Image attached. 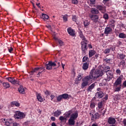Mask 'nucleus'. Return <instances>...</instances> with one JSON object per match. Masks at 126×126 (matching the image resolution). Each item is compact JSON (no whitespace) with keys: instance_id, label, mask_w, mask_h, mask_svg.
I'll use <instances>...</instances> for the list:
<instances>
[{"instance_id":"052dcab7","label":"nucleus","mask_w":126,"mask_h":126,"mask_svg":"<svg viewBox=\"0 0 126 126\" xmlns=\"http://www.w3.org/2000/svg\"><path fill=\"white\" fill-rule=\"evenodd\" d=\"M51 120L53 122H55V121H56V118H55V117H51L50 118Z\"/></svg>"},{"instance_id":"864d4df0","label":"nucleus","mask_w":126,"mask_h":126,"mask_svg":"<svg viewBox=\"0 0 126 126\" xmlns=\"http://www.w3.org/2000/svg\"><path fill=\"white\" fill-rule=\"evenodd\" d=\"M103 102H105V101H107L108 100V94H106L105 97L102 99Z\"/></svg>"},{"instance_id":"bf43d9fd","label":"nucleus","mask_w":126,"mask_h":126,"mask_svg":"<svg viewBox=\"0 0 126 126\" xmlns=\"http://www.w3.org/2000/svg\"><path fill=\"white\" fill-rule=\"evenodd\" d=\"M123 124L124 126H126V119H124L123 121Z\"/></svg>"},{"instance_id":"f257e3e1","label":"nucleus","mask_w":126,"mask_h":126,"mask_svg":"<svg viewBox=\"0 0 126 126\" xmlns=\"http://www.w3.org/2000/svg\"><path fill=\"white\" fill-rule=\"evenodd\" d=\"M79 34L80 38L82 39V41L81 42L82 51L83 53H86V51H87V44L88 43V40L86 39L84 35H83L82 31H80L79 32Z\"/></svg>"},{"instance_id":"c756f323","label":"nucleus","mask_w":126,"mask_h":126,"mask_svg":"<svg viewBox=\"0 0 126 126\" xmlns=\"http://www.w3.org/2000/svg\"><path fill=\"white\" fill-rule=\"evenodd\" d=\"M82 79V75L79 74L78 75L77 78H76V83H78V82L77 81H80V80H81V79Z\"/></svg>"},{"instance_id":"2f4dec72","label":"nucleus","mask_w":126,"mask_h":126,"mask_svg":"<svg viewBox=\"0 0 126 126\" xmlns=\"http://www.w3.org/2000/svg\"><path fill=\"white\" fill-rule=\"evenodd\" d=\"M119 38H121L122 39H125V38H126V34L124 33H120L119 35Z\"/></svg>"},{"instance_id":"ddd939ff","label":"nucleus","mask_w":126,"mask_h":126,"mask_svg":"<svg viewBox=\"0 0 126 126\" xmlns=\"http://www.w3.org/2000/svg\"><path fill=\"white\" fill-rule=\"evenodd\" d=\"M67 31L69 34L72 37H74L75 36V31L73 29H72L71 28H69L67 29Z\"/></svg>"},{"instance_id":"13d9d810","label":"nucleus","mask_w":126,"mask_h":126,"mask_svg":"<svg viewBox=\"0 0 126 126\" xmlns=\"http://www.w3.org/2000/svg\"><path fill=\"white\" fill-rule=\"evenodd\" d=\"M59 120H60V121H64L65 119H64V117H63V116H61V117H60V118H59Z\"/></svg>"},{"instance_id":"7ed1b4c3","label":"nucleus","mask_w":126,"mask_h":126,"mask_svg":"<svg viewBox=\"0 0 126 126\" xmlns=\"http://www.w3.org/2000/svg\"><path fill=\"white\" fill-rule=\"evenodd\" d=\"M94 70L95 69H93L90 72L91 75L93 76L94 79H97L98 77L103 75V71L98 69H96L95 71Z\"/></svg>"},{"instance_id":"a18cd8bd","label":"nucleus","mask_w":126,"mask_h":126,"mask_svg":"<svg viewBox=\"0 0 126 126\" xmlns=\"http://www.w3.org/2000/svg\"><path fill=\"white\" fill-rule=\"evenodd\" d=\"M72 19L73 21L76 22V21L77 20V17L75 15L72 16Z\"/></svg>"},{"instance_id":"b1692460","label":"nucleus","mask_w":126,"mask_h":126,"mask_svg":"<svg viewBox=\"0 0 126 126\" xmlns=\"http://www.w3.org/2000/svg\"><path fill=\"white\" fill-rule=\"evenodd\" d=\"M89 66V63H84L83 64L82 68L84 70H87L88 69V67Z\"/></svg>"},{"instance_id":"c85d7f7f","label":"nucleus","mask_w":126,"mask_h":126,"mask_svg":"<svg viewBox=\"0 0 126 126\" xmlns=\"http://www.w3.org/2000/svg\"><path fill=\"white\" fill-rule=\"evenodd\" d=\"M41 18L44 20H48L49 19V16L46 14L42 13Z\"/></svg>"},{"instance_id":"a211bd4d","label":"nucleus","mask_w":126,"mask_h":126,"mask_svg":"<svg viewBox=\"0 0 126 126\" xmlns=\"http://www.w3.org/2000/svg\"><path fill=\"white\" fill-rule=\"evenodd\" d=\"M95 83H93L92 85L89 86V87L87 89V91H88V92H92V90L95 88Z\"/></svg>"},{"instance_id":"bb28decb","label":"nucleus","mask_w":126,"mask_h":126,"mask_svg":"<svg viewBox=\"0 0 126 126\" xmlns=\"http://www.w3.org/2000/svg\"><path fill=\"white\" fill-rule=\"evenodd\" d=\"M95 54H96V52L94 50H90L89 52V58H91V57H93V56H94V55H95Z\"/></svg>"},{"instance_id":"aec40b11","label":"nucleus","mask_w":126,"mask_h":126,"mask_svg":"<svg viewBox=\"0 0 126 126\" xmlns=\"http://www.w3.org/2000/svg\"><path fill=\"white\" fill-rule=\"evenodd\" d=\"M88 3L90 6H93L96 3V0H88Z\"/></svg>"},{"instance_id":"4be33fe9","label":"nucleus","mask_w":126,"mask_h":126,"mask_svg":"<svg viewBox=\"0 0 126 126\" xmlns=\"http://www.w3.org/2000/svg\"><path fill=\"white\" fill-rule=\"evenodd\" d=\"M2 121L4 124L5 126H10V122H9V121H8V120H7L5 119H2Z\"/></svg>"},{"instance_id":"3c124183","label":"nucleus","mask_w":126,"mask_h":126,"mask_svg":"<svg viewBox=\"0 0 126 126\" xmlns=\"http://www.w3.org/2000/svg\"><path fill=\"white\" fill-rule=\"evenodd\" d=\"M62 99H63V96L62 95H60L58 97H57V101H61L62 100Z\"/></svg>"},{"instance_id":"680f3d73","label":"nucleus","mask_w":126,"mask_h":126,"mask_svg":"<svg viewBox=\"0 0 126 126\" xmlns=\"http://www.w3.org/2000/svg\"><path fill=\"white\" fill-rule=\"evenodd\" d=\"M13 126H19V124L15 122V123H13Z\"/></svg>"},{"instance_id":"c03bdc74","label":"nucleus","mask_w":126,"mask_h":126,"mask_svg":"<svg viewBox=\"0 0 126 126\" xmlns=\"http://www.w3.org/2000/svg\"><path fill=\"white\" fill-rule=\"evenodd\" d=\"M60 46H63V42L60 39L57 40Z\"/></svg>"},{"instance_id":"393cba45","label":"nucleus","mask_w":126,"mask_h":126,"mask_svg":"<svg viewBox=\"0 0 126 126\" xmlns=\"http://www.w3.org/2000/svg\"><path fill=\"white\" fill-rule=\"evenodd\" d=\"M54 114L55 117H58L62 114V111H61V110H57L54 112Z\"/></svg>"},{"instance_id":"5701e85b","label":"nucleus","mask_w":126,"mask_h":126,"mask_svg":"<svg viewBox=\"0 0 126 126\" xmlns=\"http://www.w3.org/2000/svg\"><path fill=\"white\" fill-rule=\"evenodd\" d=\"M18 91L21 94H25V91L24 90V88L22 86H20V87L19 88Z\"/></svg>"},{"instance_id":"f704fd0d","label":"nucleus","mask_w":126,"mask_h":126,"mask_svg":"<svg viewBox=\"0 0 126 126\" xmlns=\"http://www.w3.org/2000/svg\"><path fill=\"white\" fill-rule=\"evenodd\" d=\"M3 87L5 89L9 88L10 86H9V84L8 83H3L2 84Z\"/></svg>"},{"instance_id":"f3484780","label":"nucleus","mask_w":126,"mask_h":126,"mask_svg":"<svg viewBox=\"0 0 126 126\" xmlns=\"http://www.w3.org/2000/svg\"><path fill=\"white\" fill-rule=\"evenodd\" d=\"M105 94L102 92H97L96 93V96H97V98L100 99V98H102L103 96H105Z\"/></svg>"},{"instance_id":"a878e982","label":"nucleus","mask_w":126,"mask_h":126,"mask_svg":"<svg viewBox=\"0 0 126 126\" xmlns=\"http://www.w3.org/2000/svg\"><path fill=\"white\" fill-rule=\"evenodd\" d=\"M39 69H41V70H42V71H44V70H45V68H43V67H37L34 68L33 70H32L31 72L32 73H34V72H36V71H37V70H39Z\"/></svg>"},{"instance_id":"2eb2a0df","label":"nucleus","mask_w":126,"mask_h":126,"mask_svg":"<svg viewBox=\"0 0 126 126\" xmlns=\"http://www.w3.org/2000/svg\"><path fill=\"white\" fill-rule=\"evenodd\" d=\"M92 120L93 121L94 120H97L100 118V115L98 113H96L94 115L92 114Z\"/></svg>"},{"instance_id":"423d86ee","label":"nucleus","mask_w":126,"mask_h":126,"mask_svg":"<svg viewBox=\"0 0 126 126\" xmlns=\"http://www.w3.org/2000/svg\"><path fill=\"white\" fill-rule=\"evenodd\" d=\"M98 108V113L101 114V115H105L106 113V110H104V109H102L103 108V101H100L97 104Z\"/></svg>"},{"instance_id":"09e8293b","label":"nucleus","mask_w":126,"mask_h":126,"mask_svg":"<svg viewBox=\"0 0 126 126\" xmlns=\"http://www.w3.org/2000/svg\"><path fill=\"white\" fill-rule=\"evenodd\" d=\"M88 61V57L85 56L83 58V62L84 63L85 62H87Z\"/></svg>"},{"instance_id":"6ab92c4d","label":"nucleus","mask_w":126,"mask_h":126,"mask_svg":"<svg viewBox=\"0 0 126 126\" xmlns=\"http://www.w3.org/2000/svg\"><path fill=\"white\" fill-rule=\"evenodd\" d=\"M91 12L92 14H99V10L95 8H92L91 9Z\"/></svg>"},{"instance_id":"e2e57ef3","label":"nucleus","mask_w":126,"mask_h":126,"mask_svg":"<svg viewBox=\"0 0 126 126\" xmlns=\"http://www.w3.org/2000/svg\"><path fill=\"white\" fill-rule=\"evenodd\" d=\"M50 97L51 98V100H53V99H54V98H55V95L53 94H51L50 95Z\"/></svg>"},{"instance_id":"774afa93","label":"nucleus","mask_w":126,"mask_h":126,"mask_svg":"<svg viewBox=\"0 0 126 126\" xmlns=\"http://www.w3.org/2000/svg\"><path fill=\"white\" fill-rule=\"evenodd\" d=\"M51 126H57V125H56V123H55V122L52 123Z\"/></svg>"},{"instance_id":"e433bc0d","label":"nucleus","mask_w":126,"mask_h":126,"mask_svg":"<svg viewBox=\"0 0 126 126\" xmlns=\"http://www.w3.org/2000/svg\"><path fill=\"white\" fill-rule=\"evenodd\" d=\"M12 105H14L16 107H19V106H20V104L17 101L12 102Z\"/></svg>"},{"instance_id":"338daca9","label":"nucleus","mask_w":126,"mask_h":126,"mask_svg":"<svg viewBox=\"0 0 126 126\" xmlns=\"http://www.w3.org/2000/svg\"><path fill=\"white\" fill-rule=\"evenodd\" d=\"M105 69H108V70H109V69H110V66H106L105 67Z\"/></svg>"},{"instance_id":"39448f33","label":"nucleus","mask_w":126,"mask_h":126,"mask_svg":"<svg viewBox=\"0 0 126 126\" xmlns=\"http://www.w3.org/2000/svg\"><path fill=\"white\" fill-rule=\"evenodd\" d=\"M14 117L17 120H22V119L25 118V114L19 111H17L15 112Z\"/></svg>"},{"instance_id":"49530a36","label":"nucleus","mask_w":126,"mask_h":126,"mask_svg":"<svg viewBox=\"0 0 126 126\" xmlns=\"http://www.w3.org/2000/svg\"><path fill=\"white\" fill-rule=\"evenodd\" d=\"M90 107H91L92 109H94V108H95V103L91 102L90 104Z\"/></svg>"},{"instance_id":"f03ea898","label":"nucleus","mask_w":126,"mask_h":126,"mask_svg":"<svg viewBox=\"0 0 126 126\" xmlns=\"http://www.w3.org/2000/svg\"><path fill=\"white\" fill-rule=\"evenodd\" d=\"M93 79L94 78H93V76L91 75V74L90 73V74L88 76H86L84 78L82 79L83 82L81 84V88L82 89H83L84 87H86L87 85H90L91 83H92V81H93Z\"/></svg>"},{"instance_id":"f8f14e48","label":"nucleus","mask_w":126,"mask_h":126,"mask_svg":"<svg viewBox=\"0 0 126 126\" xmlns=\"http://www.w3.org/2000/svg\"><path fill=\"white\" fill-rule=\"evenodd\" d=\"M116 119L114 117H109L108 119V123L109 125H114L116 124Z\"/></svg>"},{"instance_id":"ea45409f","label":"nucleus","mask_w":126,"mask_h":126,"mask_svg":"<svg viewBox=\"0 0 126 126\" xmlns=\"http://www.w3.org/2000/svg\"><path fill=\"white\" fill-rule=\"evenodd\" d=\"M72 113H73V111H72V110H70L66 113V115L68 117H69V116H70V115H71V114H72Z\"/></svg>"},{"instance_id":"473e14b6","label":"nucleus","mask_w":126,"mask_h":126,"mask_svg":"<svg viewBox=\"0 0 126 126\" xmlns=\"http://www.w3.org/2000/svg\"><path fill=\"white\" fill-rule=\"evenodd\" d=\"M114 87L115 88V90L116 92H119V91H121V89L122 88V87H121V86L119 87H118V86H114Z\"/></svg>"},{"instance_id":"58836bf2","label":"nucleus","mask_w":126,"mask_h":126,"mask_svg":"<svg viewBox=\"0 0 126 126\" xmlns=\"http://www.w3.org/2000/svg\"><path fill=\"white\" fill-rule=\"evenodd\" d=\"M63 22H66V21H67V15L66 14V15H64L63 16Z\"/></svg>"},{"instance_id":"4468645a","label":"nucleus","mask_w":126,"mask_h":126,"mask_svg":"<svg viewBox=\"0 0 126 126\" xmlns=\"http://www.w3.org/2000/svg\"><path fill=\"white\" fill-rule=\"evenodd\" d=\"M113 30L110 27H106L104 29V34L105 35H109V34H111Z\"/></svg>"},{"instance_id":"dca6fc26","label":"nucleus","mask_w":126,"mask_h":126,"mask_svg":"<svg viewBox=\"0 0 126 126\" xmlns=\"http://www.w3.org/2000/svg\"><path fill=\"white\" fill-rule=\"evenodd\" d=\"M96 8L99 9V10H100V11L102 13H105L106 12V9H105V7H103L102 5H97Z\"/></svg>"},{"instance_id":"0e129e2a","label":"nucleus","mask_w":126,"mask_h":126,"mask_svg":"<svg viewBox=\"0 0 126 126\" xmlns=\"http://www.w3.org/2000/svg\"><path fill=\"white\" fill-rule=\"evenodd\" d=\"M42 71H41V72H38V73L37 74V77H40V74H41V73H42Z\"/></svg>"},{"instance_id":"412c9836","label":"nucleus","mask_w":126,"mask_h":126,"mask_svg":"<svg viewBox=\"0 0 126 126\" xmlns=\"http://www.w3.org/2000/svg\"><path fill=\"white\" fill-rule=\"evenodd\" d=\"M62 96L63 99H65V100H66V99H69L71 96L70 95H68L67 94H61Z\"/></svg>"},{"instance_id":"a19ab883","label":"nucleus","mask_w":126,"mask_h":126,"mask_svg":"<svg viewBox=\"0 0 126 126\" xmlns=\"http://www.w3.org/2000/svg\"><path fill=\"white\" fill-rule=\"evenodd\" d=\"M72 113H73V111H72V110H70L66 113V115L68 117H69V116H70V115H71V114H72Z\"/></svg>"},{"instance_id":"9d476101","label":"nucleus","mask_w":126,"mask_h":126,"mask_svg":"<svg viewBox=\"0 0 126 126\" xmlns=\"http://www.w3.org/2000/svg\"><path fill=\"white\" fill-rule=\"evenodd\" d=\"M90 17L91 20H93V22L95 23H97L98 21V20H99V16L98 15L91 14L90 15Z\"/></svg>"},{"instance_id":"de8ad7c7","label":"nucleus","mask_w":126,"mask_h":126,"mask_svg":"<svg viewBox=\"0 0 126 126\" xmlns=\"http://www.w3.org/2000/svg\"><path fill=\"white\" fill-rule=\"evenodd\" d=\"M44 93L46 96H50V95H51V93L48 90H46L45 92H44Z\"/></svg>"},{"instance_id":"8fccbe9b","label":"nucleus","mask_w":126,"mask_h":126,"mask_svg":"<svg viewBox=\"0 0 126 126\" xmlns=\"http://www.w3.org/2000/svg\"><path fill=\"white\" fill-rule=\"evenodd\" d=\"M103 18H104V19H108L109 18V15H108V14H104L103 15Z\"/></svg>"},{"instance_id":"20e7f679","label":"nucleus","mask_w":126,"mask_h":126,"mask_svg":"<svg viewBox=\"0 0 126 126\" xmlns=\"http://www.w3.org/2000/svg\"><path fill=\"white\" fill-rule=\"evenodd\" d=\"M78 118V113L77 111L72 113L68 120L69 126H74L75 125V120Z\"/></svg>"},{"instance_id":"603ef678","label":"nucleus","mask_w":126,"mask_h":126,"mask_svg":"<svg viewBox=\"0 0 126 126\" xmlns=\"http://www.w3.org/2000/svg\"><path fill=\"white\" fill-rule=\"evenodd\" d=\"M72 3H73V4H77V3H78V0H72Z\"/></svg>"},{"instance_id":"72a5a7b5","label":"nucleus","mask_w":126,"mask_h":126,"mask_svg":"<svg viewBox=\"0 0 126 126\" xmlns=\"http://www.w3.org/2000/svg\"><path fill=\"white\" fill-rule=\"evenodd\" d=\"M110 50H112V51H113V48H110V49H109V48L106 49L103 51L104 54H109V53H110Z\"/></svg>"},{"instance_id":"6e6d98bb","label":"nucleus","mask_w":126,"mask_h":126,"mask_svg":"<svg viewBox=\"0 0 126 126\" xmlns=\"http://www.w3.org/2000/svg\"><path fill=\"white\" fill-rule=\"evenodd\" d=\"M122 87H123V88H126V81H125V82H124L123 83Z\"/></svg>"},{"instance_id":"4d7b16f0","label":"nucleus","mask_w":126,"mask_h":126,"mask_svg":"<svg viewBox=\"0 0 126 126\" xmlns=\"http://www.w3.org/2000/svg\"><path fill=\"white\" fill-rule=\"evenodd\" d=\"M9 53H11L13 51V48L12 47L8 48V49Z\"/></svg>"},{"instance_id":"79ce46f5","label":"nucleus","mask_w":126,"mask_h":126,"mask_svg":"<svg viewBox=\"0 0 126 126\" xmlns=\"http://www.w3.org/2000/svg\"><path fill=\"white\" fill-rule=\"evenodd\" d=\"M110 22V25H111V26L112 27H115V20H111Z\"/></svg>"},{"instance_id":"9b49d317","label":"nucleus","mask_w":126,"mask_h":126,"mask_svg":"<svg viewBox=\"0 0 126 126\" xmlns=\"http://www.w3.org/2000/svg\"><path fill=\"white\" fill-rule=\"evenodd\" d=\"M122 79H123V76H119L114 83L113 86L121 85L122 84Z\"/></svg>"},{"instance_id":"4c0bfd02","label":"nucleus","mask_w":126,"mask_h":126,"mask_svg":"<svg viewBox=\"0 0 126 126\" xmlns=\"http://www.w3.org/2000/svg\"><path fill=\"white\" fill-rule=\"evenodd\" d=\"M104 61L106 63H110L112 62V59L106 58L105 59H104Z\"/></svg>"},{"instance_id":"0eeeda50","label":"nucleus","mask_w":126,"mask_h":126,"mask_svg":"<svg viewBox=\"0 0 126 126\" xmlns=\"http://www.w3.org/2000/svg\"><path fill=\"white\" fill-rule=\"evenodd\" d=\"M6 79L10 82L12 84H14V85H20V82L18 80H15L14 78H12L11 77L6 78Z\"/></svg>"},{"instance_id":"c9c22d12","label":"nucleus","mask_w":126,"mask_h":126,"mask_svg":"<svg viewBox=\"0 0 126 126\" xmlns=\"http://www.w3.org/2000/svg\"><path fill=\"white\" fill-rule=\"evenodd\" d=\"M118 56H119V58L121 60H124V59L126 58V55L123 54H119Z\"/></svg>"},{"instance_id":"5fc2aeb1","label":"nucleus","mask_w":126,"mask_h":126,"mask_svg":"<svg viewBox=\"0 0 126 126\" xmlns=\"http://www.w3.org/2000/svg\"><path fill=\"white\" fill-rule=\"evenodd\" d=\"M116 73H117L118 74H121V70H120V69H117L116 71Z\"/></svg>"},{"instance_id":"6e6552de","label":"nucleus","mask_w":126,"mask_h":126,"mask_svg":"<svg viewBox=\"0 0 126 126\" xmlns=\"http://www.w3.org/2000/svg\"><path fill=\"white\" fill-rule=\"evenodd\" d=\"M107 75V78L105 79L106 81H110L113 78V71L110 70L105 71Z\"/></svg>"},{"instance_id":"cd10ccee","label":"nucleus","mask_w":126,"mask_h":126,"mask_svg":"<svg viewBox=\"0 0 126 126\" xmlns=\"http://www.w3.org/2000/svg\"><path fill=\"white\" fill-rule=\"evenodd\" d=\"M36 97H37V100L39 102H43V98H42V96H41V94H36Z\"/></svg>"},{"instance_id":"37998d69","label":"nucleus","mask_w":126,"mask_h":126,"mask_svg":"<svg viewBox=\"0 0 126 126\" xmlns=\"http://www.w3.org/2000/svg\"><path fill=\"white\" fill-rule=\"evenodd\" d=\"M89 22H88V21H84V25L85 27H87V26H88V25H89Z\"/></svg>"},{"instance_id":"69168bd1","label":"nucleus","mask_w":126,"mask_h":126,"mask_svg":"<svg viewBox=\"0 0 126 126\" xmlns=\"http://www.w3.org/2000/svg\"><path fill=\"white\" fill-rule=\"evenodd\" d=\"M103 3H106V2H107V1H109L110 0H103Z\"/></svg>"},{"instance_id":"1a4fd4ad","label":"nucleus","mask_w":126,"mask_h":126,"mask_svg":"<svg viewBox=\"0 0 126 126\" xmlns=\"http://www.w3.org/2000/svg\"><path fill=\"white\" fill-rule=\"evenodd\" d=\"M57 63L52 61H49L47 64H46V69L50 70L52 69V66H56Z\"/></svg>"},{"instance_id":"7c9ffc66","label":"nucleus","mask_w":126,"mask_h":126,"mask_svg":"<svg viewBox=\"0 0 126 126\" xmlns=\"http://www.w3.org/2000/svg\"><path fill=\"white\" fill-rule=\"evenodd\" d=\"M122 68H124L125 66H126V62L125 61H122L120 62V64H119V66H122Z\"/></svg>"}]
</instances>
